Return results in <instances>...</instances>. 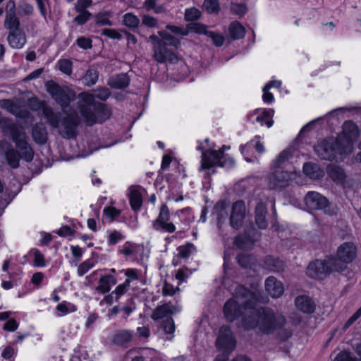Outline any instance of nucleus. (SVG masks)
Here are the masks:
<instances>
[{
    "instance_id": "nucleus-1",
    "label": "nucleus",
    "mask_w": 361,
    "mask_h": 361,
    "mask_svg": "<svg viewBox=\"0 0 361 361\" xmlns=\"http://www.w3.org/2000/svg\"><path fill=\"white\" fill-rule=\"evenodd\" d=\"M237 297L246 298L247 305L245 310L249 313L248 316L243 318V327L246 330L258 329L264 334H269L276 329H281L286 324L285 317L275 313L269 308H257L255 305L258 301V294L256 290H250L245 287H239L236 292Z\"/></svg>"
},
{
    "instance_id": "nucleus-2",
    "label": "nucleus",
    "mask_w": 361,
    "mask_h": 361,
    "mask_svg": "<svg viewBox=\"0 0 361 361\" xmlns=\"http://www.w3.org/2000/svg\"><path fill=\"white\" fill-rule=\"evenodd\" d=\"M38 109L42 111V116L48 124L53 128H56L59 133L65 139H71L77 135V127L79 123L77 115L69 114L61 118L60 112L46 105L44 102H38Z\"/></svg>"
},
{
    "instance_id": "nucleus-3",
    "label": "nucleus",
    "mask_w": 361,
    "mask_h": 361,
    "mask_svg": "<svg viewBox=\"0 0 361 361\" xmlns=\"http://www.w3.org/2000/svg\"><path fill=\"white\" fill-rule=\"evenodd\" d=\"M94 95L82 92L79 94L80 102V111L85 122L92 126L96 123H102L109 117V111L103 104H94Z\"/></svg>"
},
{
    "instance_id": "nucleus-4",
    "label": "nucleus",
    "mask_w": 361,
    "mask_h": 361,
    "mask_svg": "<svg viewBox=\"0 0 361 361\" xmlns=\"http://www.w3.org/2000/svg\"><path fill=\"white\" fill-rule=\"evenodd\" d=\"M1 123L4 125L5 131L10 133L16 148L20 152V157L29 162L33 159V151L25 140V133L20 131L16 125L9 119L2 118Z\"/></svg>"
},
{
    "instance_id": "nucleus-5",
    "label": "nucleus",
    "mask_w": 361,
    "mask_h": 361,
    "mask_svg": "<svg viewBox=\"0 0 361 361\" xmlns=\"http://www.w3.org/2000/svg\"><path fill=\"white\" fill-rule=\"evenodd\" d=\"M342 267L336 264L334 257L328 256L323 260L317 259L310 263L306 274L312 279L323 280L333 272H342Z\"/></svg>"
},
{
    "instance_id": "nucleus-6",
    "label": "nucleus",
    "mask_w": 361,
    "mask_h": 361,
    "mask_svg": "<svg viewBox=\"0 0 361 361\" xmlns=\"http://www.w3.org/2000/svg\"><path fill=\"white\" fill-rule=\"evenodd\" d=\"M229 147L224 145L219 150H206L202 152L200 170L209 169L219 166L230 168L234 166V160L231 158H226L224 151Z\"/></svg>"
},
{
    "instance_id": "nucleus-7",
    "label": "nucleus",
    "mask_w": 361,
    "mask_h": 361,
    "mask_svg": "<svg viewBox=\"0 0 361 361\" xmlns=\"http://www.w3.org/2000/svg\"><path fill=\"white\" fill-rule=\"evenodd\" d=\"M239 287H244L243 286L235 284L233 295L235 299L232 298L228 300L224 305V312L226 319L228 322H233L237 318L241 317V324L243 325V318L245 316H248L247 313L245 310V307L247 305L246 298H240L237 297L236 292Z\"/></svg>"
},
{
    "instance_id": "nucleus-8",
    "label": "nucleus",
    "mask_w": 361,
    "mask_h": 361,
    "mask_svg": "<svg viewBox=\"0 0 361 361\" xmlns=\"http://www.w3.org/2000/svg\"><path fill=\"white\" fill-rule=\"evenodd\" d=\"M46 90L51 98L61 107H68L75 99V94L67 87L60 86L53 80L48 81Z\"/></svg>"
},
{
    "instance_id": "nucleus-9",
    "label": "nucleus",
    "mask_w": 361,
    "mask_h": 361,
    "mask_svg": "<svg viewBox=\"0 0 361 361\" xmlns=\"http://www.w3.org/2000/svg\"><path fill=\"white\" fill-rule=\"evenodd\" d=\"M149 39L153 42V58L156 61L159 63L178 62L177 55L168 47H164L161 37L159 39L157 36L152 35Z\"/></svg>"
},
{
    "instance_id": "nucleus-10",
    "label": "nucleus",
    "mask_w": 361,
    "mask_h": 361,
    "mask_svg": "<svg viewBox=\"0 0 361 361\" xmlns=\"http://www.w3.org/2000/svg\"><path fill=\"white\" fill-rule=\"evenodd\" d=\"M305 203L310 210H322L329 215L336 214L334 208L329 206V200L320 193L314 191L308 192L305 197Z\"/></svg>"
},
{
    "instance_id": "nucleus-11",
    "label": "nucleus",
    "mask_w": 361,
    "mask_h": 361,
    "mask_svg": "<svg viewBox=\"0 0 361 361\" xmlns=\"http://www.w3.org/2000/svg\"><path fill=\"white\" fill-rule=\"evenodd\" d=\"M295 177V173L289 168L286 169L273 168V171L268 176L269 187L271 189H281L286 187Z\"/></svg>"
},
{
    "instance_id": "nucleus-12",
    "label": "nucleus",
    "mask_w": 361,
    "mask_h": 361,
    "mask_svg": "<svg viewBox=\"0 0 361 361\" xmlns=\"http://www.w3.org/2000/svg\"><path fill=\"white\" fill-rule=\"evenodd\" d=\"M152 227L159 232L173 233L176 231V227L170 221V211L166 204L161 205L157 218L153 221Z\"/></svg>"
},
{
    "instance_id": "nucleus-13",
    "label": "nucleus",
    "mask_w": 361,
    "mask_h": 361,
    "mask_svg": "<svg viewBox=\"0 0 361 361\" xmlns=\"http://www.w3.org/2000/svg\"><path fill=\"white\" fill-rule=\"evenodd\" d=\"M357 249L352 242L342 243L337 249L336 257L334 260L342 265V271L345 270L347 264L350 263L356 257Z\"/></svg>"
},
{
    "instance_id": "nucleus-14",
    "label": "nucleus",
    "mask_w": 361,
    "mask_h": 361,
    "mask_svg": "<svg viewBox=\"0 0 361 361\" xmlns=\"http://www.w3.org/2000/svg\"><path fill=\"white\" fill-rule=\"evenodd\" d=\"M343 151L339 147L337 142L324 141L315 147L317 154L324 160H333L338 157V154Z\"/></svg>"
},
{
    "instance_id": "nucleus-15",
    "label": "nucleus",
    "mask_w": 361,
    "mask_h": 361,
    "mask_svg": "<svg viewBox=\"0 0 361 361\" xmlns=\"http://www.w3.org/2000/svg\"><path fill=\"white\" fill-rule=\"evenodd\" d=\"M20 21L17 16L16 5L14 0H8L5 6L4 27L8 31L21 29Z\"/></svg>"
},
{
    "instance_id": "nucleus-16",
    "label": "nucleus",
    "mask_w": 361,
    "mask_h": 361,
    "mask_svg": "<svg viewBox=\"0 0 361 361\" xmlns=\"http://www.w3.org/2000/svg\"><path fill=\"white\" fill-rule=\"evenodd\" d=\"M216 345L225 353H230L235 348V341L229 326H223L220 329Z\"/></svg>"
},
{
    "instance_id": "nucleus-17",
    "label": "nucleus",
    "mask_w": 361,
    "mask_h": 361,
    "mask_svg": "<svg viewBox=\"0 0 361 361\" xmlns=\"http://www.w3.org/2000/svg\"><path fill=\"white\" fill-rule=\"evenodd\" d=\"M245 212L246 208L243 201L238 200L233 204L230 216V225L233 228L238 230L242 226Z\"/></svg>"
},
{
    "instance_id": "nucleus-18",
    "label": "nucleus",
    "mask_w": 361,
    "mask_h": 361,
    "mask_svg": "<svg viewBox=\"0 0 361 361\" xmlns=\"http://www.w3.org/2000/svg\"><path fill=\"white\" fill-rule=\"evenodd\" d=\"M189 28L195 33L204 34L212 39L213 44L216 47H221L224 42V37L219 33L207 30V27L198 23H190Z\"/></svg>"
},
{
    "instance_id": "nucleus-19",
    "label": "nucleus",
    "mask_w": 361,
    "mask_h": 361,
    "mask_svg": "<svg viewBox=\"0 0 361 361\" xmlns=\"http://www.w3.org/2000/svg\"><path fill=\"white\" fill-rule=\"evenodd\" d=\"M180 310L181 307L179 305H173L171 302H167L157 307L153 312L152 318L154 320H159L167 317L169 314L179 312Z\"/></svg>"
},
{
    "instance_id": "nucleus-20",
    "label": "nucleus",
    "mask_w": 361,
    "mask_h": 361,
    "mask_svg": "<svg viewBox=\"0 0 361 361\" xmlns=\"http://www.w3.org/2000/svg\"><path fill=\"white\" fill-rule=\"evenodd\" d=\"M1 150L4 151L8 164L13 168L16 169L19 166L20 154L13 147L6 141H0Z\"/></svg>"
},
{
    "instance_id": "nucleus-21",
    "label": "nucleus",
    "mask_w": 361,
    "mask_h": 361,
    "mask_svg": "<svg viewBox=\"0 0 361 361\" xmlns=\"http://www.w3.org/2000/svg\"><path fill=\"white\" fill-rule=\"evenodd\" d=\"M7 42L11 48L20 49L27 42L25 33L22 29L11 30L7 36Z\"/></svg>"
},
{
    "instance_id": "nucleus-22",
    "label": "nucleus",
    "mask_w": 361,
    "mask_h": 361,
    "mask_svg": "<svg viewBox=\"0 0 361 361\" xmlns=\"http://www.w3.org/2000/svg\"><path fill=\"white\" fill-rule=\"evenodd\" d=\"M296 308L305 314H312L316 310L314 301L308 295H299L295 299Z\"/></svg>"
},
{
    "instance_id": "nucleus-23",
    "label": "nucleus",
    "mask_w": 361,
    "mask_h": 361,
    "mask_svg": "<svg viewBox=\"0 0 361 361\" xmlns=\"http://www.w3.org/2000/svg\"><path fill=\"white\" fill-rule=\"evenodd\" d=\"M266 291L274 298L281 297L284 292L283 283L274 276L268 277L265 281Z\"/></svg>"
},
{
    "instance_id": "nucleus-24",
    "label": "nucleus",
    "mask_w": 361,
    "mask_h": 361,
    "mask_svg": "<svg viewBox=\"0 0 361 361\" xmlns=\"http://www.w3.org/2000/svg\"><path fill=\"white\" fill-rule=\"evenodd\" d=\"M116 277L113 275H103L99 278L95 291L102 294L107 293L110 291L111 287L116 283Z\"/></svg>"
},
{
    "instance_id": "nucleus-25",
    "label": "nucleus",
    "mask_w": 361,
    "mask_h": 361,
    "mask_svg": "<svg viewBox=\"0 0 361 361\" xmlns=\"http://www.w3.org/2000/svg\"><path fill=\"white\" fill-rule=\"evenodd\" d=\"M326 173L330 178L337 184H343L346 178L344 170L337 165H329L326 168Z\"/></svg>"
},
{
    "instance_id": "nucleus-26",
    "label": "nucleus",
    "mask_w": 361,
    "mask_h": 361,
    "mask_svg": "<svg viewBox=\"0 0 361 361\" xmlns=\"http://www.w3.org/2000/svg\"><path fill=\"white\" fill-rule=\"evenodd\" d=\"M267 209L263 202H259L255 207V223L260 229H265L268 226L267 221Z\"/></svg>"
},
{
    "instance_id": "nucleus-27",
    "label": "nucleus",
    "mask_w": 361,
    "mask_h": 361,
    "mask_svg": "<svg viewBox=\"0 0 361 361\" xmlns=\"http://www.w3.org/2000/svg\"><path fill=\"white\" fill-rule=\"evenodd\" d=\"M255 114H257L256 121L259 123L261 126L266 125L268 128L272 126L274 123L272 119L274 114V109H257L255 110Z\"/></svg>"
},
{
    "instance_id": "nucleus-28",
    "label": "nucleus",
    "mask_w": 361,
    "mask_h": 361,
    "mask_svg": "<svg viewBox=\"0 0 361 361\" xmlns=\"http://www.w3.org/2000/svg\"><path fill=\"white\" fill-rule=\"evenodd\" d=\"M32 135L36 143L45 144L48 138L45 126L42 123H36L32 128Z\"/></svg>"
},
{
    "instance_id": "nucleus-29",
    "label": "nucleus",
    "mask_w": 361,
    "mask_h": 361,
    "mask_svg": "<svg viewBox=\"0 0 361 361\" xmlns=\"http://www.w3.org/2000/svg\"><path fill=\"white\" fill-rule=\"evenodd\" d=\"M303 172L306 176L314 180L319 179L324 176V171L318 165L311 162L304 164Z\"/></svg>"
},
{
    "instance_id": "nucleus-30",
    "label": "nucleus",
    "mask_w": 361,
    "mask_h": 361,
    "mask_svg": "<svg viewBox=\"0 0 361 361\" xmlns=\"http://www.w3.org/2000/svg\"><path fill=\"white\" fill-rule=\"evenodd\" d=\"M130 78L127 74L123 73L109 78L108 84L112 88L123 89L128 86Z\"/></svg>"
},
{
    "instance_id": "nucleus-31",
    "label": "nucleus",
    "mask_w": 361,
    "mask_h": 361,
    "mask_svg": "<svg viewBox=\"0 0 361 361\" xmlns=\"http://www.w3.org/2000/svg\"><path fill=\"white\" fill-rule=\"evenodd\" d=\"M266 267L271 271L281 272L284 270L285 264L283 261L274 258L272 256H267L264 259Z\"/></svg>"
},
{
    "instance_id": "nucleus-32",
    "label": "nucleus",
    "mask_w": 361,
    "mask_h": 361,
    "mask_svg": "<svg viewBox=\"0 0 361 361\" xmlns=\"http://www.w3.org/2000/svg\"><path fill=\"white\" fill-rule=\"evenodd\" d=\"M130 204L135 211L139 210L142 204V195L136 187H131L129 193Z\"/></svg>"
},
{
    "instance_id": "nucleus-33",
    "label": "nucleus",
    "mask_w": 361,
    "mask_h": 361,
    "mask_svg": "<svg viewBox=\"0 0 361 361\" xmlns=\"http://www.w3.org/2000/svg\"><path fill=\"white\" fill-rule=\"evenodd\" d=\"M292 157L291 151L290 149H285L281 152L277 158L273 161V168H280L286 169L288 165V161Z\"/></svg>"
},
{
    "instance_id": "nucleus-34",
    "label": "nucleus",
    "mask_w": 361,
    "mask_h": 361,
    "mask_svg": "<svg viewBox=\"0 0 361 361\" xmlns=\"http://www.w3.org/2000/svg\"><path fill=\"white\" fill-rule=\"evenodd\" d=\"M228 30L230 37L235 40L244 37L246 33L245 27L237 21L231 23Z\"/></svg>"
},
{
    "instance_id": "nucleus-35",
    "label": "nucleus",
    "mask_w": 361,
    "mask_h": 361,
    "mask_svg": "<svg viewBox=\"0 0 361 361\" xmlns=\"http://www.w3.org/2000/svg\"><path fill=\"white\" fill-rule=\"evenodd\" d=\"M98 78H99L98 71L93 67H90L87 70L85 74L84 75V76L82 78L81 80H82V83L85 85L91 87L97 83V82L98 80Z\"/></svg>"
},
{
    "instance_id": "nucleus-36",
    "label": "nucleus",
    "mask_w": 361,
    "mask_h": 361,
    "mask_svg": "<svg viewBox=\"0 0 361 361\" xmlns=\"http://www.w3.org/2000/svg\"><path fill=\"white\" fill-rule=\"evenodd\" d=\"M343 132L349 140L356 139L359 135L357 126L351 121L344 122L343 125Z\"/></svg>"
},
{
    "instance_id": "nucleus-37",
    "label": "nucleus",
    "mask_w": 361,
    "mask_h": 361,
    "mask_svg": "<svg viewBox=\"0 0 361 361\" xmlns=\"http://www.w3.org/2000/svg\"><path fill=\"white\" fill-rule=\"evenodd\" d=\"M133 333L129 330H121L114 335L113 341L115 344L123 345L132 340Z\"/></svg>"
},
{
    "instance_id": "nucleus-38",
    "label": "nucleus",
    "mask_w": 361,
    "mask_h": 361,
    "mask_svg": "<svg viewBox=\"0 0 361 361\" xmlns=\"http://www.w3.org/2000/svg\"><path fill=\"white\" fill-rule=\"evenodd\" d=\"M214 210V213L216 215L217 225H218L219 229L221 231V225L226 219L227 214H228L226 207H225V203H224V202L217 203L215 205Z\"/></svg>"
},
{
    "instance_id": "nucleus-39",
    "label": "nucleus",
    "mask_w": 361,
    "mask_h": 361,
    "mask_svg": "<svg viewBox=\"0 0 361 361\" xmlns=\"http://www.w3.org/2000/svg\"><path fill=\"white\" fill-rule=\"evenodd\" d=\"M0 107L13 115L20 116V109L19 106L11 99H0Z\"/></svg>"
},
{
    "instance_id": "nucleus-40",
    "label": "nucleus",
    "mask_w": 361,
    "mask_h": 361,
    "mask_svg": "<svg viewBox=\"0 0 361 361\" xmlns=\"http://www.w3.org/2000/svg\"><path fill=\"white\" fill-rule=\"evenodd\" d=\"M159 35L162 38V42L165 47H167V46H171L175 48H178L180 44V40L178 38L166 31H159Z\"/></svg>"
},
{
    "instance_id": "nucleus-41",
    "label": "nucleus",
    "mask_w": 361,
    "mask_h": 361,
    "mask_svg": "<svg viewBox=\"0 0 361 361\" xmlns=\"http://www.w3.org/2000/svg\"><path fill=\"white\" fill-rule=\"evenodd\" d=\"M140 22L138 17L132 13H127L123 16V23L129 28L134 29L137 27Z\"/></svg>"
},
{
    "instance_id": "nucleus-42",
    "label": "nucleus",
    "mask_w": 361,
    "mask_h": 361,
    "mask_svg": "<svg viewBox=\"0 0 361 361\" xmlns=\"http://www.w3.org/2000/svg\"><path fill=\"white\" fill-rule=\"evenodd\" d=\"M58 69L63 73L71 75L73 72V63L71 60L63 59L58 61L56 63Z\"/></svg>"
},
{
    "instance_id": "nucleus-43",
    "label": "nucleus",
    "mask_w": 361,
    "mask_h": 361,
    "mask_svg": "<svg viewBox=\"0 0 361 361\" xmlns=\"http://www.w3.org/2000/svg\"><path fill=\"white\" fill-rule=\"evenodd\" d=\"M253 143H255V148L256 151H257L259 153L264 152V147L263 144L259 141V136H255V138L252 140L250 142H248L245 145L240 147V152L244 156L246 155V152L247 151L248 147Z\"/></svg>"
},
{
    "instance_id": "nucleus-44",
    "label": "nucleus",
    "mask_w": 361,
    "mask_h": 361,
    "mask_svg": "<svg viewBox=\"0 0 361 361\" xmlns=\"http://www.w3.org/2000/svg\"><path fill=\"white\" fill-rule=\"evenodd\" d=\"M76 310V307L66 301H63L59 303L56 306V311L58 312V316L61 317L63 315L67 314L70 312H73Z\"/></svg>"
},
{
    "instance_id": "nucleus-45",
    "label": "nucleus",
    "mask_w": 361,
    "mask_h": 361,
    "mask_svg": "<svg viewBox=\"0 0 361 361\" xmlns=\"http://www.w3.org/2000/svg\"><path fill=\"white\" fill-rule=\"evenodd\" d=\"M195 247L192 244L179 246L177 249V256L185 259L188 258L194 250Z\"/></svg>"
},
{
    "instance_id": "nucleus-46",
    "label": "nucleus",
    "mask_w": 361,
    "mask_h": 361,
    "mask_svg": "<svg viewBox=\"0 0 361 361\" xmlns=\"http://www.w3.org/2000/svg\"><path fill=\"white\" fill-rule=\"evenodd\" d=\"M94 262L92 259L84 261L78 268V275L80 276L85 275L90 269L94 267Z\"/></svg>"
},
{
    "instance_id": "nucleus-47",
    "label": "nucleus",
    "mask_w": 361,
    "mask_h": 361,
    "mask_svg": "<svg viewBox=\"0 0 361 361\" xmlns=\"http://www.w3.org/2000/svg\"><path fill=\"white\" fill-rule=\"evenodd\" d=\"M34 257V266L37 267H43L46 266V262L44 255L39 252V250L35 249L32 251Z\"/></svg>"
},
{
    "instance_id": "nucleus-48",
    "label": "nucleus",
    "mask_w": 361,
    "mask_h": 361,
    "mask_svg": "<svg viewBox=\"0 0 361 361\" xmlns=\"http://www.w3.org/2000/svg\"><path fill=\"white\" fill-rule=\"evenodd\" d=\"M203 7L209 13H216L219 8L217 0H204Z\"/></svg>"
},
{
    "instance_id": "nucleus-49",
    "label": "nucleus",
    "mask_w": 361,
    "mask_h": 361,
    "mask_svg": "<svg viewBox=\"0 0 361 361\" xmlns=\"http://www.w3.org/2000/svg\"><path fill=\"white\" fill-rule=\"evenodd\" d=\"M19 14L21 16H30L34 13L33 6L27 3H23L18 6Z\"/></svg>"
},
{
    "instance_id": "nucleus-50",
    "label": "nucleus",
    "mask_w": 361,
    "mask_h": 361,
    "mask_svg": "<svg viewBox=\"0 0 361 361\" xmlns=\"http://www.w3.org/2000/svg\"><path fill=\"white\" fill-rule=\"evenodd\" d=\"M125 275L126 276V279L125 282L128 284H130V283L133 281L140 280V276L138 274V271L135 269H127L125 270Z\"/></svg>"
},
{
    "instance_id": "nucleus-51",
    "label": "nucleus",
    "mask_w": 361,
    "mask_h": 361,
    "mask_svg": "<svg viewBox=\"0 0 361 361\" xmlns=\"http://www.w3.org/2000/svg\"><path fill=\"white\" fill-rule=\"evenodd\" d=\"M200 16V11L195 8H188L185 12V18L188 21H193L197 20Z\"/></svg>"
},
{
    "instance_id": "nucleus-52",
    "label": "nucleus",
    "mask_w": 361,
    "mask_h": 361,
    "mask_svg": "<svg viewBox=\"0 0 361 361\" xmlns=\"http://www.w3.org/2000/svg\"><path fill=\"white\" fill-rule=\"evenodd\" d=\"M334 361H361V359L353 356L347 351H341L337 355Z\"/></svg>"
},
{
    "instance_id": "nucleus-53",
    "label": "nucleus",
    "mask_w": 361,
    "mask_h": 361,
    "mask_svg": "<svg viewBox=\"0 0 361 361\" xmlns=\"http://www.w3.org/2000/svg\"><path fill=\"white\" fill-rule=\"evenodd\" d=\"M121 30H116L114 29H104L102 30V35L106 36L111 39H121L122 38V32Z\"/></svg>"
},
{
    "instance_id": "nucleus-54",
    "label": "nucleus",
    "mask_w": 361,
    "mask_h": 361,
    "mask_svg": "<svg viewBox=\"0 0 361 361\" xmlns=\"http://www.w3.org/2000/svg\"><path fill=\"white\" fill-rule=\"evenodd\" d=\"M189 26H190V24L188 25L187 28H184L183 27L168 25H166V29L171 30L172 32H173L175 34L180 35L182 36H186L189 34L190 31H192L189 28Z\"/></svg>"
},
{
    "instance_id": "nucleus-55",
    "label": "nucleus",
    "mask_w": 361,
    "mask_h": 361,
    "mask_svg": "<svg viewBox=\"0 0 361 361\" xmlns=\"http://www.w3.org/2000/svg\"><path fill=\"white\" fill-rule=\"evenodd\" d=\"M103 213L104 216L109 219L110 221H112L116 217L120 215L121 212L115 207H108L104 209Z\"/></svg>"
},
{
    "instance_id": "nucleus-56",
    "label": "nucleus",
    "mask_w": 361,
    "mask_h": 361,
    "mask_svg": "<svg viewBox=\"0 0 361 361\" xmlns=\"http://www.w3.org/2000/svg\"><path fill=\"white\" fill-rule=\"evenodd\" d=\"M162 327L164 332L167 334H173L175 331V324L171 317L167 318L163 322Z\"/></svg>"
},
{
    "instance_id": "nucleus-57",
    "label": "nucleus",
    "mask_w": 361,
    "mask_h": 361,
    "mask_svg": "<svg viewBox=\"0 0 361 361\" xmlns=\"http://www.w3.org/2000/svg\"><path fill=\"white\" fill-rule=\"evenodd\" d=\"M130 285L124 281L123 283L119 284L118 286H116L115 290L111 293V295H116V300H118L121 296H122L126 293L127 288Z\"/></svg>"
},
{
    "instance_id": "nucleus-58",
    "label": "nucleus",
    "mask_w": 361,
    "mask_h": 361,
    "mask_svg": "<svg viewBox=\"0 0 361 361\" xmlns=\"http://www.w3.org/2000/svg\"><path fill=\"white\" fill-rule=\"evenodd\" d=\"M92 3V0H78L75 5V9L77 12L87 11L86 8L90 6Z\"/></svg>"
},
{
    "instance_id": "nucleus-59",
    "label": "nucleus",
    "mask_w": 361,
    "mask_h": 361,
    "mask_svg": "<svg viewBox=\"0 0 361 361\" xmlns=\"http://www.w3.org/2000/svg\"><path fill=\"white\" fill-rule=\"evenodd\" d=\"M79 15L74 18V21L78 25L85 24L91 17L89 11L78 12Z\"/></svg>"
},
{
    "instance_id": "nucleus-60",
    "label": "nucleus",
    "mask_w": 361,
    "mask_h": 361,
    "mask_svg": "<svg viewBox=\"0 0 361 361\" xmlns=\"http://www.w3.org/2000/svg\"><path fill=\"white\" fill-rule=\"evenodd\" d=\"M119 251L122 255L128 257L134 254L135 247L130 243L127 242L123 245L120 247Z\"/></svg>"
},
{
    "instance_id": "nucleus-61",
    "label": "nucleus",
    "mask_w": 361,
    "mask_h": 361,
    "mask_svg": "<svg viewBox=\"0 0 361 361\" xmlns=\"http://www.w3.org/2000/svg\"><path fill=\"white\" fill-rule=\"evenodd\" d=\"M231 10L236 15L243 16L246 13L247 8L243 4H232L231 6Z\"/></svg>"
},
{
    "instance_id": "nucleus-62",
    "label": "nucleus",
    "mask_w": 361,
    "mask_h": 361,
    "mask_svg": "<svg viewBox=\"0 0 361 361\" xmlns=\"http://www.w3.org/2000/svg\"><path fill=\"white\" fill-rule=\"evenodd\" d=\"M142 23L148 27H155L157 26L158 20L157 18L149 15H145L142 18Z\"/></svg>"
},
{
    "instance_id": "nucleus-63",
    "label": "nucleus",
    "mask_w": 361,
    "mask_h": 361,
    "mask_svg": "<svg viewBox=\"0 0 361 361\" xmlns=\"http://www.w3.org/2000/svg\"><path fill=\"white\" fill-rule=\"evenodd\" d=\"M178 290V288H174L171 284L165 282L162 288V294L164 296H172Z\"/></svg>"
},
{
    "instance_id": "nucleus-64",
    "label": "nucleus",
    "mask_w": 361,
    "mask_h": 361,
    "mask_svg": "<svg viewBox=\"0 0 361 361\" xmlns=\"http://www.w3.org/2000/svg\"><path fill=\"white\" fill-rule=\"evenodd\" d=\"M123 238L124 235L121 233L114 231L109 235V244L110 245H116Z\"/></svg>"
}]
</instances>
